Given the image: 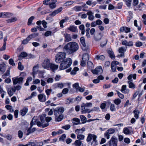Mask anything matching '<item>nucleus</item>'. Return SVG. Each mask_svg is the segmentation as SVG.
I'll use <instances>...</instances> for the list:
<instances>
[{
    "mask_svg": "<svg viewBox=\"0 0 146 146\" xmlns=\"http://www.w3.org/2000/svg\"><path fill=\"white\" fill-rule=\"evenodd\" d=\"M79 46L76 42H71L68 43L63 48L64 51L69 54L76 52L79 49Z\"/></svg>",
    "mask_w": 146,
    "mask_h": 146,
    "instance_id": "nucleus-1",
    "label": "nucleus"
},
{
    "mask_svg": "<svg viewBox=\"0 0 146 146\" xmlns=\"http://www.w3.org/2000/svg\"><path fill=\"white\" fill-rule=\"evenodd\" d=\"M72 63L71 58H68L62 61L60 64L59 68L60 70L65 69L70 66Z\"/></svg>",
    "mask_w": 146,
    "mask_h": 146,
    "instance_id": "nucleus-2",
    "label": "nucleus"
},
{
    "mask_svg": "<svg viewBox=\"0 0 146 146\" xmlns=\"http://www.w3.org/2000/svg\"><path fill=\"white\" fill-rule=\"evenodd\" d=\"M66 53L64 52H60L57 53L55 56L56 62L60 63L64 60L65 58Z\"/></svg>",
    "mask_w": 146,
    "mask_h": 146,
    "instance_id": "nucleus-3",
    "label": "nucleus"
},
{
    "mask_svg": "<svg viewBox=\"0 0 146 146\" xmlns=\"http://www.w3.org/2000/svg\"><path fill=\"white\" fill-rule=\"evenodd\" d=\"M45 114H42L40 116V123L41 124V126H42V128H44L48 126L49 125V124L48 123L43 124L45 120Z\"/></svg>",
    "mask_w": 146,
    "mask_h": 146,
    "instance_id": "nucleus-4",
    "label": "nucleus"
},
{
    "mask_svg": "<svg viewBox=\"0 0 146 146\" xmlns=\"http://www.w3.org/2000/svg\"><path fill=\"white\" fill-rule=\"evenodd\" d=\"M24 78L21 77H18L13 78H12V80L13 85H15L17 84H22L23 83Z\"/></svg>",
    "mask_w": 146,
    "mask_h": 146,
    "instance_id": "nucleus-5",
    "label": "nucleus"
},
{
    "mask_svg": "<svg viewBox=\"0 0 146 146\" xmlns=\"http://www.w3.org/2000/svg\"><path fill=\"white\" fill-rule=\"evenodd\" d=\"M118 140L117 138L115 136H113L108 141L109 146H117Z\"/></svg>",
    "mask_w": 146,
    "mask_h": 146,
    "instance_id": "nucleus-6",
    "label": "nucleus"
},
{
    "mask_svg": "<svg viewBox=\"0 0 146 146\" xmlns=\"http://www.w3.org/2000/svg\"><path fill=\"white\" fill-rule=\"evenodd\" d=\"M50 64V60L48 58H45L43 61L42 65L44 69L49 70Z\"/></svg>",
    "mask_w": 146,
    "mask_h": 146,
    "instance_id": "nucleus-7",
    "label": "nucleus"
},
{
    "mask_svg": "<svg viewBox=\"0 0 146 146\" xmlns=\"http://www.w3.org/2000/svg\"><path fill=\"white\" fill-rule=\"evenodd\" d=\"M64 110V108H59L55 109L54 110V114L55 116L57 117L60 114L62 113Z\"/></svg>",
    "mask_w": 146,
    "mask_h": 146,
    "instance_id": "nucleus-8",
    "label": "nucleus"
},
{
    "mask_svg": "<svg viewBox=\"0 0 146 146\" xmlns=\"http://www.w3.org/2000/svg\"><path fill=\"white\" fill-rule=\"evenodd\" d=\"M115 129L113 128H110L107 130L106 132L104 134L105 137L107 139L110 138V135L111 134L114 133Z\"/></svg>",
    "mask_w": 146,
    "mask_h": 146,
    "instance_id": "nucleus-9",
    "label": "nucleus"
},
{
    "mask_svg": "<svg viewBox=\"0 0 146 146\" xmlns=\"http://www.w3.org/2000/svg\"><path fill=\"white\" fill-rule=\"evenodd\" d=\"M36 124L38 126L41 127V124L39 121H38L37 119H32L30 123V127H32L33 125H35Z\"/></svg>",
    "mask_w": 146,
    "mask_h": 146,
    "instance_id": "nucleus-10",
    "label": "nucleus"
},
{
    "mask_svg": "<svg viewBox=\"0 0 146 146\" xmlns=\"http://www.w3.org/2000/svg\"><path fill=\"white\" fill-rule=\"evenodd\" d=\"M92 72L94 74H98L101 73L103 72V70L102 68L99 66L96 67L94 70H92Z\"/></svg>",
    "mask_w": 146,
    "mask_h": 146,
    "instance_id": "nucleus-11",
    "label": "nucleus"
},
{
    "mask_svg": "<svg viewBox=\"0 0 146 146\" xmlns=\"http://www.w3.org/2000/svg\"><path fill=\"white\" fill-rule=\"evenodd\" d=\"M80 41L82 46V50L84 51L86 50L88 48L87 47L86 45L85 39L83 37H82L80 38Z\"/></svg>",
    "mask_w": 146,
    "mask_h": 146,
    "instance_id": "nucleus-12",
    "label": "nucleus"
},
{
    "mask_svg": "<svg viewBox=\"0 0 146 146\" xmlns=\"http://www.w3.org/2000/svg\"><path fill=\"white\" fill-rule=\"evenodd\" d=\"M107 51L109 54V56L113 60L115 59V55L113 51L111 48H108L107 50Z\"/></svg>",
    "mask_w": 146,
    "mask_h": 146,
    "instance_id": "nucleus-13",
    "label": "nucleus"
},
{
    "mask_svg": "<svg viewBox=\"0 0 146 146\" xmlns=\"http://www.w3.org/2000/svg\"><path fill=\"white\" fill-rule=\"evenodd\" d=\"M62 34H63L64 37H65V41L66 42H68L71 40V36L70 35L67 33H64V32H62Z\"/></svg>",
    "mask_w": 146,
    "mask_h": 146,
    "instance_id": "nucleus-14",
    "label": "nucleus"
},
{
    "mask_svg": "<svg viewBox=\"0 0 146 146\" xmlns=\"http://www.w3.org/2000/svg\"><path fill=\"white\" fill-rule=\"evenodd\" d=\"M103 35L101 33L96 34L94 36V38L96 41L100 40L102 37Z\"/></svg>",
    "mask_w": 146,
    "mask_h": 146,
    "instance_id": "nucleus-15",
    "label": "nucleus"
},
{
    "mask_svg": "<svg viewBox=\"0 0 146 146\" xmlns=\"http://www.w3.org/2000/svg\"><path fill=\"white\" fill-rule=\"evenodd\" d=\"M38 97L39 101L41 102H44L46 100V96L44 94H39Z\"/></svg>",
    "mask_w": 146,
    "mask_h": 146,
    "instance_id": "nucleus-16",
    "label": "nucleus"
},
{
    "mask_svg": "<svg viewBox=\"0 0 146 146\" xmlns=\"http://www.w3.org/2000/svg\"><path fill=\"white\" fill-rule=\"evenodd\" d=\"M81 111L82 114L89 113L91 112L90 109L86 108L85 107H82V106H81Z\"/></svg>",
    "mask_w": 146,
    "mask_h": 146,
    "instance_id": "nucleus-17",
    "label": "nucleus"
},
{
    "mask_svg": "<svg viewBox=\"0 0 146 146\" xmlns=\"http://www.w3.org/2000/svg\"><path fill=\"white\" fill-rule=\"evenodd\" d=\"M122 44L126 46H132L133 45V42L132 41L128 42L127 40H125L122 42Z\"/></svg>",
    "mask_w": 146,
    "mask_h": 146,
    "instance_id": "nucleus-18",
    "label": "nucleus"
},
{
    "mask_svg": "<svg viewBox=\"0 0 146 146\" xmlns=\"http://www.w3.org/2000/svg\"><path fill=\"white\" fill-rule=\"evenodd\" d=\"M93 14L94 13L91 11H90L87 13V15L89 16L88 17V19L90 21H92L94 19L95 17L93 15Z\"/></svg>",
    "mask_w": 146,
    "mask_h": 146,
    "instance_id": "nucleus-19",
    "label": "nucleus"
},
{
    "mask_svg": "<svg viewBox=\"0 0 146 146\" xmlns=\"http://www.w3.org/2000/svg\"><path fill=\"white\" fill-rule=\"evenodd\" d=\"M28 111V108L26 107H24L20 111V113L23 116H24L27 113Z\"/></svg>",
    "mask_w": 146,
    "mask_h": 146,
    "instance_id": "nucleus-20",
    "label": "nucleus"
},
{
    "mask_svg": "<svg viewBox=\"0 0 146 146\" xmlns=\"http://www.w3.org/2000/svg\"><path fill=\"white\" fill-rule=\"evenodd\" d=\"M62 9V8L60 7L54 11L50 15V16H55L56 14L60 12Z\"/></svg>",
    "mask_w": 146,
    "mask_h": 146,
    "instance_id": "nucleus-21",
    "label": "nucleus"
},
{
    "mask_svg": "<svg viewBox=\"0 0 146 146\" xmlns=\"http://www.w3.org/2000/svg\"><path fill=\"white\" fill-rule=\"evenodd\" d=\"M95 136L97 137L96 135H94V134H92L90 133L88 134L86 139L87 142H90L92 139H93V141L94 138Z\"/></svg>",
    "mask_w": 146,
    "mask_h": 146,
    "instance_id": "nucleus-22",
    "label": "nucleus"
},
{
    "mask_svg": "<svg viewBox=\"0 0 146 146\" xmlns=\"http://www.w3.org/2000/svg\"><path fill=\"white\" fill-rule=\"evenodd\" d=\"M49 67V69H50L53 71H54L56 70L58 68V65L51 63Z\"/></svg>",
    "mask_w": 146,
    "mask_h": 146,
    "instance_id": "nucleus-23",
    "label": "nucleus"
},
{
    "mask_svg": "<svg viewBox=\"0 0 146 146\" xmlns=\"http://www.w3.org/2000/svg\"><path fill=\"white\" fill-rule=\"evenodd\" d=\"M120 31L121 32H123L125 31L126 33H128L130 31V28L127 27H122L120 29Z\"/></svg>",
    "mask_w": 146,
    "mask_h": 146,
    "instance_id": "nucleus-24",
    "label": "nucleus"
},
{
    "mask_svg": "<svg viewBox=\"0 0 146 146\" xmlns=\"http://www.w3.org/2000/svg\"><path fill=\"white\" fill-rule=\"evenodd\" d=\"M67 29L70 31L73 32H76L77 30V27L74 25L70 26Z\"/></svg>",
    "mask_w": 146,
    "mask_h": 146,
    "instance_id": "nucleus-25",
    "label": "nucleus"
},
{
    "mask_svg": "<svg viewBox=\"0 0 146 146\" xmlns=\"http://www.w3.org/2000/svg\"><path fill=\"white\" fill-rule=\"evenodd\" d=\"M126 50H125L124 48L121 47H120L118 50V52L119 53H120L121 54L119 55V56L121 57H122L124 56V52Z\"/></svg>",
    "mask_w": 146,
    "mask_h": 146,
    "instance_id": "nucleus-26",
    "label": "nucleus"
},
{
    "mask_svg": "<svg viewBox=\"0 0 146 146\" xmlns=\"http://www.w3.org/2000/svg\"><path fill=\"white\" fill-rule=\"evenodd\" d=\"M32 127H30L27 130V132L26 134L27 135H29L30 134L36 130V128L34 127L32 129Z\"/></svg>",
    "mask_w": 146,
    "mask_h": 146,
    "instance_id": "nucleus-27",
    "label": "nucleus"
},
{
    "mask_svg": "<svg viewBox=\"0 0 146 146\" xmlns=\"http://www.w3.org/2000/svg\"><path fill=\"white\" fill-rule=\"evenodd\" d=\"M121 100L119 98H117L114 100V103L117 105V109H119V106L118 105L121 103Z\"/></svg>",
    "mask_w": 146,
    "mask_h": 146,
    "instance_id": "nucleus-28",
    "label": "nucleus"
},
{
    "mask_svg": "<svg viewBox=\"0 0 146 146\" xmlns=\"http://www.w3.org/2000/svg\"><path fill=\"white\" fill-rule=\"evenodd\" d=\"M121 91L123 93L126 94L129 91L128 90H126V85H123L122 86Z\"/></svg>",
    "mask_w": 146,
    "mask_h": 146,
    "instance_id": "nucleus-29",
    "label": "nucleus"
},
{
    "mask_svg": "<svg viewBox=\"0 0 146 146\" xmlns=\"http://www.w3.org/2000/svg\"><path fill=\"white\" fill-rule=\"evenodd\" d=\"M38 68L39 66L38 65L35 66L33 67V75L34 77L35 75L37 73Z\"/></svg>",
    "mask_w": 146,
    "mask_h": 146,
    "instance_id": "nucleus-30",
    "label": "nucleus"
},
{
    "mask_svg": "<svg viewBox=\"0 0 146 146\" xmlns=\"http://www.w3.org/2000/svg\"><path fill=\"white\" fill-rule=\"evenodd\" d=\"M6 70V65L4 64H0V71L4 73Z\"/></svg>",
    "mask_w": 146,
    "mask_h": 146,
    "instance_id": "nucleus-31",
    "label": "nucleus"
},
{
    "mask_svg": "<svg viewBox=\"0 0 146 146\" xmlns=\"http://www.w3.org/2000/svg\"><path fill=\"white\" fill-rule=\"evenodd\" d=\"M89 55L88 54L85 53L83 55L82 60L87 61L89 60Z\"/></svg>",
    "mask_w": 146,
    "mask_h": 146,
    "instance_id": "nucleus-32",
    "label": "nucleus"
},
{
    "mask_svg": "<svg viewBox=\"0 0 146 146\" xmlns=\"http://www.w3.org/2000/svg\"><path fill=\"white\" fill-rule=\"evenodd\" d=\"M129 15L127 17V21L129 22L130 21V19L133 18V13L131 11H129L128 12Z\"/></svg>",
    "mask_w": 146,
    "mask_h": 146,
    "instance_id": "nucleus-33",
    "label": "nucleus"
},
{
    "mask_svg": "<svg viewBox=\"0 0 146 146\" xmlns=\"http://www.w3.org/2000/svg\"><path fill=\"white\" fill-rule=\"evenodd\" d=\"M74 145L76 146H81L82 145H83L82 141L78 140H76L75 141Z\"/></svg>",
    "mask_w": 146,
    "mask_h": 146,
    "instance_id": "nucleus-34",
    "label": "nucleus"
},
{
    "mask_svg": "<svg viewBox=\"0 0 146 146\" xmlns=\"http://www.w3.org/2000/svg\"><path fill=\"white\" fill-rule=\"evenodd\" d=\"M8 93L10 96H11L13 94V88L11 87L7 89Z\"/></svg>",
    "mask_w": 146,
    "mask_h": 146,
    "instance_id": "nucleus-35",
    "label": "nucleus"
},
{
    "mask_svg": "<svg viewBox=\"0 0 146 146\" xmlns=\"http://www.w3.org/2000/svg\"><path fill=\"white\" fill-rule=\"evenodd\" d=\"M19 146H42L38 145H35V143H30L29 144H26L25 145H21V144H19L18 145Z\"/></svg>",
    "mask_w": 146,
    "mask_h": 146,
    "instance_id": "nucleus-36",
    "label": "nucleus"
},
{
    "mask_svg": "<svg viewBox=\"0 0 146 146\" xmlns=\"http://www.w3.org/2000/svg\"><path fill=\"white\" fill-rule=\"evenodd\" d=\"M133 113L134 114V117L136 119H137L139 117V111L137 110H134L133 111Z\"/></svg>",
    "mask_w": 146,
    "mask_h": 146,
    "instance_id": "nucleus-37",
    "label": "nucleus"
},
{
    "mask_svg": "<svg viewBox=\"0 0 146 146\" xmlns=\"http://www.w3.org/2000/svg\"><path fill=\"white\" fill-rule=\"evenodd\" d=\"M95 58L97 60H103L105 59V57L103 55H97L96 56Z\"/></svg>",
    "mask_w": 146,
    "mask_h": 146,
    "instance_id": "nucleus-38",
    "label": "nucleus"
},
{
    "mask_svg": "<svg viewBox=\"0 0 146 146\" xmlns=\"http://www.w3.org/2000/svg\"><path fill=\"white\" fill-rule=\"evenodd\" d=\"M87 65L88 68L92 70L94 66L93 63L90 61H88L87 62Z\"/></svg>",
    "mask_w": 146,
    "mask_h": 146,
    "instance_id": "nucleus-39",
    "label": "nucleus"
},
{
    "mask_svg": "<svg viewBox=\"0 0 146 146\" xmlns=\"http://www.w3.org/2000/svg\"><path fill=\"white\" fill-rule=\"evenodd\" d=\"M63 115L62 114L59 115L57 117L55 116L56 121H61L63 119Z\"/></svg>",
    "mask_w": 146,
    "mask_h": 146,
    "instance_id": "nucleus-40",
    "label": "nucleus"
},
{
    "mask_svg": "<svg viewBox=\"0 0 146 146\" xmlns=\"http://www.w3.org/2000/svg\"><path fill=\"white\" fill-rule=\"evenodd\" d=\"M84 25H80L79 27V29L81 31V34L83 35L84 34L85 30L84 29Z\"/></svg>",
    "mask_w": 146,
    "mask_h": 146,
    "instance_id": "nucleus-41",
    "label": "nucleus"
},
{
    "mask_svg": "<svg viewBox=\"0 0 146 146\" xmlns=\"http://www.w3.org/2000/svg\"><path fill=\"white\" fill-rule=\"evenodd\" d=\"M92 106V104L91 103L89 102L86 104H84V103H82L81 106H82V107H85L88 108L89 107H91Z\"/></svg>",
    "mask_w": 146,
    "mask_h": 146,
    "instance_id": "nucleus-42",
    "label": "nucleus"
},
{
    "mask_svg": "<svg viewBox=\"0 0 146 146\" xmlns=\"http://www.w3.org/2000/svg\"><path fill=\"white\" fill-rule=\"evenodd\" d=\"M21 88V86L20 85H18L17 86H14L13 87V92H15L16 90H19Z\"/></svg>",
    "mask_w": 146,
    "mask_h": 146,
    "instance_id": "nucleus-43",
    "label": "nucleus"
},
{
    "mask_svg": "<svg viewBox=\"0 0 146 146\" xmlns=\"http://www.w3.org/2000/svg\"><path fill=\"white\" fill-rule=\"evenodd\" d=\"M10 75L9 70H7L6 73L2 75V77L3 79L9 76Z\"/></svg>",
    "mask_w": 146,
    "mask_h": 146,
    "instance_id": "nucleus-44",
    "label": "nucleus"
},
{
    "mask_svg": "<svg viewBox=\"0 0 146 146\" xmlns=\"http://www.w3.org/2000/svg\"><path fill=\"white\" fill-rule=\"evenodd\" d=\"M97 137L95 136L93 139V141L91 143V145H92L93 146H96L98 144V143L97 141L96 140Z\"/></svg>",
    "mask_w": 146,
    "mask_h": 146,
    "instance_id": "nucleus-45",
    "label": "nucleus"
},
{
    "mask_svg": "<svg viewBox=\"0 0 146 146\" xmlns=\"http://www.w3.org/2000/svg\"><path fill=\"white\" fill-rule=\"evenodd\" d=\"M123 132L126 135L129 134L130 133L129 130L127 127H125L123 129Z\"/></svg>",
    "mask_w": 146,
    "mask_h": 146,
    "instance_id": "nucleus-46",
    "label": "nucleus"
},
{
    "mask_svg": "<svg viewBox=\"0 0 146 146\" xmlns=\"http://www.w3.org/2000/svg\"><path fill=\"white\" fill-rule=\"evenodd\" d=\"M36 92H33L31 93V95L30 96L28 97L27 98H26L25 100H26L30 99H31L34 96H36Z\"/></svg>",
    "mask_w": 146,
    "mask_h": 146,
    "instance_id": "nucleus-47",
    "label": "nucleus"
},
{
    "mask_svg": "<svg viewBox=\"0 0 146 146\" xmlns=\"http://www.w3.org/2000/svg\"><path fill=\"white\" fill-rule=\"evenodd\" d=\"M82 8V7L80 6H76L74 7L73 9L74 10L76 11H80Z\"/></svg>",
    "mask_w": 146,
    "mask_h": 146,
    "instance_id": "nucleus-48",
    "label": "nucleus"
},
{
    "mask_svg": "<svg viewBox=\"0 0 146 146\" xmlns=\"http://www.w3.org/2000/svg\"><path fill=\"white\" fill-rule=\"evenodd\" d=\"M80 117L83 123H85L86 122V118L84 115H80Z\"/></svg>",
    "mask_w": 146,
    "mask_h": 146,
    "instance_id": "nucleus-49",
    "label": "nucleus"
},
{
    "mask_svg": "<svg viewBox=\"0 0 146 146\" xmlns=\"http://www.w3.org/2000/svg\"><path fill=\"white\" fill-rule=\"evenodd\" d=\"M77 138L78 140H84L85 138V136L82 134H78L77 136Z\"/></svg>",
    "mask_w": 146,
    "mask_h": 146,
    "instance_id": "nucleus-50",
    "label": "nucleus"
},
{
    "mask_svg": "<svg viewBox=\"0 0 146 146\" xmlns=\"http://www.w3.org/2000/svg\"><path fill=\"white\" fill-rule=\"evenodd\" d=\"M35 19V17L33 16H32L29 18L28 19L27 24L28 25H30L31 24L33 20Z\"/></svg>",
    "mask_w": 146,
    "mask_h": 146,
    "instance_id": "nucleus-51",
    "label": "nucleus"
},
{
    "mask_svg": "<svg viewBox=\"0 0 146 146\" xmlns=\"http://www.w3.org/2000/svg\"><path fill=\"white\" fill-rule=\"evenodd\" d=\"M110 104V110L111 111H115L116 109L115 108V105L113 104H111L110 102H108Z\"/></svg>",
    "mask_w": 146,
    "mask_h": 146,
    "instance_id": "nucleus-52",
    "label": "nucleus"
},
{
    "mask_svg": "<svg viewBox=\"0 0 146 146\" xmlns=\"http://www.w3.org/2000/svg\"><path fill=\"white\" fill-rule=\"evenodd\" d=\"M144 4L143 3H141L137 7L139 10H141L144 7Z\"/></svg>",
    "mask_w": 146,
    "mask_h": 146,
    "instance_id": "nucleus-53",
    "label": "nucleus"
},
{
    "mask_svg": "<svg viewBox=\"0 0 146 146\" xmlns=\"http://www.w3.org/2000/svg\"><path fill=\"white\" fill-rule=\"evenodd\" d=\"M128 83L129 84V87L130 88H135V85L131 81H128Z\"/></svg>",
    "mask_w": 146,
    "mask_h": 146,
    "instance_id": "nucleus-54",
    "label": "nucleus"
},
{
    "mask_svg": "<svg viewBox=\"0 0 146 146\" xmlns=\"http://www.w3.org/2000/svg\"><path fill=\"white\" fill-rule=\"evenodd\" d=\"M67 20V19H62L60 21L59 23L60 25V27H61L62 28H63L64 27L63 25V23L66 22Z\"/></svg>",
    "mask_w": 146,
    "mask_h": 146,
    "instance_id": "nucleus-55",
    "label": "nucleus"
},
{
    "mask_svg": "<svg viewBox=\"0 0 146 146\" xmlns=\"http://www.w3.org/2000/svg\"><path fill=\"white\" fill-rule=\"evenodd\" d=\"M90 28H87L86 30V36L88 38H89L90 37V34L89 31Z\"/></svg>",
    "mask_w": 146,
    "mask_h": 146,
    "instance_id": "nucleus-56",
    "label": "nucleus"
},
{
    "mask_svg": "<svg viewBox=\"0 0 146 146\" xmlns=\"http://www.w3.org/2000/svg\"><path fill=\"white\" fill-rule=\"evenodd\" d=\"M18 68L19 70H22L24 69L23 66L21 64V62H19L18 64Z\"/></svg>",
    "mask_w": 146,
    "mask_h": 146,
    "instance_id": "nucleus-57",
    "label": "nucleus"
},
{
    "mask_svg": "<svg viewBox=\"0 0 146 146\" xmlns=\"http://www.w3.org/2000/svg\"><path fill=\"white\" fill-rule=\"evenodd\" d=\"M17 20V19L16 17H12L7 20V22L8 23L13 22L16 21Z\"/></svg>",
    "mask_w": 146,
    "mask_h": 146,
    "instance_id": "nucleus-58",
    "label": "nucleus"
},
{
    "mask_svg": "<svg viewBox=\"0 0 146 146\" xmlns=\"http://www.w3.org/2000/svg\"><path fill=\"white\" fill-rule=\"evenodd\" d=\"M5 108L8 110H9L10 112H13L14 110L12 109V107L9 105H7L5 106Z\"/></svg>",
    "mask_w": 146,
    "mask_h": 146,
    "instance_id": "nucleus-59",
    "label": "nucleus"
},
{
    "mask_svg": "<svg viewBox=\"0 0 146 146\" xmlns=\"http://www.w3.org/2000/svg\"><path fill=\"white\" fill-rule=\"evenodd\" d=\"M79 70L78 68L77 67H75L74 68L73 70L70 73L71 74H76V71Z\"/></svg>",
    "mask_w": 146,
    "mask_h": 146,
    "instance_id": "nucleus-60",
    "label": "nucleus"
},
{
    "mask_svg": "<svg viewBox=\"0 0 146 146\" xmlns=\"http://www.w3.org/2000/svg\"><path fill=\"white\" fill-rule=\"evenodd\" d=\"M18 135L19 138H22L23 135V131L21 130L19 131L18 132Z\"/></svg>",
    "mask_w": 146,
    "mask_h": 146,
    "instance_id": "nucleus-61",
    "label": "nucleus"
},
{
    "mask_svg": "<svg viewBox=\"0 0 146 146\" xmlns=\"http://www.w3.org/2000/svg\"><path fill=\"white\" fill-rule=\"evenodd\" d=\"M117 93L118 96L121 99H123L124 98V95L123 94L120 92L118 91H117Z\"/></svg>",
    "mask_w": 146,
    "mask_h": 146,
    "instance_id": "nucleus-62",
    "label": "nucleus"
},
{
    "mask_svg": "<svg viewBox=\"0 0 146 146\" xmlns=\"http://www.w3.org/2000/svg\"><path fill=\"white\" fill-rule=\"evenodd\" d=\"M126 3V4L128 7H130L131 5V0H124Z\"/></svg>",
    "mask_w": 146,
    "mask_h": 146,
    "instance_id": "nucleus-63",
    "label": "nucleus"
},
{
    "mask_svg": "<svg viewBox=\"0 0 146 146\" xmlns=\"http://www.w3.org/2000/svg\"><path fill=\"white\" fill-rule=\"evenodd\" d=\"M52 89H47L45 90V92L48 97L49 96L50 93L52 92Z\"/></svg>",
    "mask_w": 146,
    "mask_h": 146,
    "instance_id": "nucleus-64",
    "label": "nucleus"
}]
</instances>
